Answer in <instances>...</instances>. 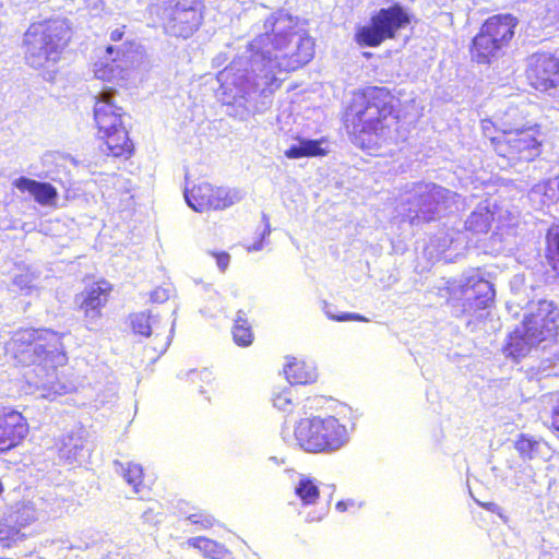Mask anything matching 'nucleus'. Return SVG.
I'll return each mask as SVG.
<instances>
[{
	"label": "nucleus",
	"instance_id": "a18cd8bd",
	"mask_svg": "<svg viewBox=\"0 0 559 559\" xmlns=\"http://www.w3.org/2000/svg\"><path fill=\"white\" fill-rule=\"evenodd\" d=\"M481 130L486 138H488L491 141L492 136H496V128L491 120H483L481 121ZM499 136V134H497Z\"/></svg>",
	"mask_w": 559,
	"mask_h": 559
},
{
	"label": "nucleus",
	"instance_id": "6e6552de",
	"mask_svg": "<svg viewBox=\"0 0 559 559\" xmlns=\"http://www.w3.org/2000/svg\"><path fill=\"white\" fill-rule=\"evenodd\" d=\"M440 297L447 299L455 317L469 316L477 310L489 308L495 299V289L489 281L478 273L448 281L439 289Z\"/></svg>",
	"mask_w": 559,
	"mask_h": 559
},
{
	"label": "nucleus",
	"instance_id": "58836bf2",
	"mask_svg": "<svg viewBox=\"0 0 559 559\" xmlns=\"http://www.w3.org/2000/svg\"><path fill=\"white\" fill-rule=\"evenodd\" d=\"M192 524H198L202 528H207L213 525L214 519L205 513H194L187 518Z\"/></svg>",
	"mask_w": 559,
	"mask_h": 559
},
{
	"label": "nucleus",
	"instance_id": "6ab92c4d",
	"mask_svg": "<svg viewBox=\"0 0 559 559\" xmlns=\"http://www.w3.org/2000/svg\"><path fill=\"white\" fill-rule=\"evenodd\" d=\"M523 322L546 340L559 328V309L552 301L539 300L536 309L525 316Z\"/></svg>",
	"mask_w": 559,
	"mask_h": 559
},
{
	"label": "nucleus",
	"instance_id": "3c124183",
	"mask_svg": "<svg viewBox=\"0 0 559 559\" xmlns=\"http://www.w3.org/2000/svg\"><path fill=\"white\" fill-rule=\"evenodd\" d=\"M270 460H272L273 462H275L276 464H280V462L277 461V459L275 456H271Z\"/></svg>",
	"mask_w": 559,
	"mask_h": 559
},
{
	"label": "nucleus",
	"instance_id": "72a5a7b5",
	"mask_svg": "<svg viewBox=\"0 0 559 559\" xmlns=\"http://www.w3.org/2000/svg\"><path fill=\"white\" fill-rule=\"evenodd\" d=\"M24 534L21 533V527L14 521V518L5 519L0 522V542L4 543V546H10L11 543L22 540Z\"/></svg>",
	"mask_w": 559,
	"mask_h": 559
},
{
	"label": "nucleus",
	"instance_id": "ddd939ff",
	"mask_svg": "<svg viewBox=\"0 0 559 559\" xmlns=\"http://www.w3.org/2000/svg\"><path fill=\"white\" fill-rule=\"evenodd\" d=\"M526 75L537 91L555 95L559 90V59L548 52H537L530 57Z\"/></svg>",
	"mask_w": 559,
	"mask_h": 559
},
{
	"label": "nucleus",
	"instance_id": "c85d7f7f",
	"mask_svg": "<svg viewBox=\"0 0 559 559\" xmlns=\"http://www.w3.org/2000/svg\"><path fill=\"white\" fill-rule=\"evenodd\" d=\"M115 472L122 476V478L133 487L134 492H142V477L143 469L142 466L132 462L122 463L119 461L114 462Z\"/></svg>",
	"mask_w": 559,
	"mask_h": 559
},
{
	"label": "nucleus",
	"instance_id": "603ef678",
	"mask_svg": "<svg viewBox=\"0 0 559 559\" xmlns=\"http://www.w3.org/2000/svg\"><path fill=\"white\" fill-rule=\"evenodd\" d=\"M2 491H3V485H2V483L0 481V493H2Z\"/></svg>",
	"mask_w": 559,
	"mask_h": 559
},
{
	"label": "nucleus",
	"instance_id": "49530a36",
	"mask_svg": "<svg viewBox=\"0 0 559 559\" xmlns=\"http://www.w3.org/2000/svg\"><path fill=\"white\" fill-rule=\"evenodd\" d=\"M354 506H355L354 500H342L336 503L335 508L338 512H345L348 510L349 507H354Z\"/></svg>",
	"mask_w": 559,
	"mask_h": 559
},
{
	"label": "nucleus",
	"instance_id": "f704fd0d",
	"mask_svg": "<svg viewBox=\"0 0 559 559\" xmlns=\"http://www.w3.org/2000/svg\"><path fill=\"white\" fill-rule=\"evenodd\" d=\"M546 255L554 264V267L559 266V223L549 227L546 235Z\"/></svg>",
	"mask_w": 559,
	"mask_h": 559
},
{
	"label": "nucleus",
	"instance_id": "473e14b6",
	"mask_svg": "<svg viewBox=\"0 0 559 559\" xmlns=\"http://www.w3.org/2000/svg\"><path fill=\"white\" fill-rule=\"evenodd\" d=\"M295 493L304 506H310L317 502L319 498V488L313 479L302 476L295 486Z\"/></svg>",
	"mask_w": 559,
	"mask_h": 559
},
{
	"label": "nucleus",
	"instance_id": "c9c22d12",
	"mask_svg": "<svg viewBox=\"0 0 559 559\" xmlns=\"http://www.w3.org/2000/svg\"><path fill=\"white\" fill-rule=\"evenodd\" d=\"M38 519V513L32 503H25L16 511L14 521L22 528Z\"/></svg>",
	"mask_w": 559,
	"mask_h": 559
},
{
	"label": "nucleus",
	"instance_id": "4c0bfd02",
	"mask_svg": "<svg viewBox=\"0 0 559 559\" xmlns=\"http://www.w3.org/2000/svg\"><path fill=\"white\" fill-rule=\"evenodd\" d=\"M324 313L326 317L334 321H361L366 322L368 321L365 317H362L359 313H352V312H343L342 314H335L331 311V306L328 304H324Z\"/></svg>",
	"mask_w": 559,
	"mask_h": 559
},
{
	"label": "nucleus",
	"instance_id": "f03ea898",
	"mask_svg": "<svg viewBox=\"0 0 559 559\" xmlns=\"http://www.w3.org/2000/svg\"><path fill=\"white\" fill-rule=\"evenodd\" d=\"M8 350L16 362L36 365L33 384L40 397L53 400L74 390L72 383L61 381L57 371L68 359L58 333L46 329L19 330L8 343Z\"/></svg>",
	"mask_w": 559,
	"mask_h": 559
},
{
	"label": "nucleus",
	"instance_id": "aec40b11",
	"mask_svg": "<svg viewBox=\"0 0 559 559\" xmlns=\"http://www.w3.org/2000/svg\"><path fill=\"white\" fill-rule=\"evenodd\" d=\"M59 459L64 463L83 462L90 454L86 439L82 432H72L63 436L57 443Z\"/></svg>",
	"mask_w": 559,
	"mask_h": 559
},
{
	"label": "nucleus",
	"instance_id": "423d86ee",
	"mask_svg": "<svg viewBox=\"0 0 559 559\" xmlns=\"http://www.w3.org/2000/svg\"><path fill=\"white\" fill-rule=\"evenodd\" d=\"M282 438L286 443L298 445L307 452H332L347 443L348 433L334 417H313L301 419L293 437L283 429Z\"/></svg>",
	"mask_w": 559,
	"mask_h": 559
},
{
	"label": "nucleus",
	"instance_id": "a19ab883",
	"mask_svg": "<svg viewBox=\"0 0 559 559\" xmlns=\"http://www.w3.org/2000/svg\"><path fill=\"white\" fill-rule=\"evenodd\" d=\"M262 219H263L265 226H264V229H263V231L261 234V239L259 241L254 242L253 245L249 246L248 247V251H260V250H262V248H263V239L266 236H269L270 233H271L270 224H269V217L265 214H263Z\"/></svg>",
	"mask_w": 559,
	"mask_h": 559
},
{
	"label": "nucleus",
	"instance_id": "f8f14e48",
	"mask_svg": "<svg viewBox=\"0 0 559 559\" xmlns=\"http://www.w3.org/2000/svg\"><path fill=\"white\" fill-rule=\"evenodd\" d=\"M185 199L187 204L195 212L207 210H225L243 199V193L238 189L213 187L203 182L186 190Z\"/></svg>",
	"mask_w": 559,
	"mask_h": 559
},
{
	"label": "nucleus",
	"instance_id": "de8ad7c7",
	"mask_svg": "<svg viewBox=\"0 0 559 559\" xmlns=\"http://www.w3.org/2000/svg\"><path fill=\"white\" fill-rule=\"evenodd\" d=\"M551 426L555 430L559 431V407L552 412Z\"/></svg>",
	"mask_w": 559,
	"mask_h": 559
},
{
	"label": "nucleus",
	"instance_id": "bb28decb",
	"mask_svg": "<svg viewBox=\"0 0 559 559\" xmlns=\"http://www.w3.org/2000/svg\"><path fill=\"white\" fill-rule=\"evenodd\" d=\"M325 151L321 147L318 140L300 139L297 143L292 144L285 152V156L290 159H297L309 156L324 155Z\"/></svg>",
	"mask_w": 559,
	"mask_h": 559
},
{
	"label": "nucleus",
	"instance_id": "4be33fe9",
	"mask_svg": "<svg viewBox=\"0 0 559 559\" xmlns=\"http://www.w3.org/2000/svg\"><path fill=\"white\" fill-rule=\"evenodd\" d=\"M518 25V19L512 14H497L489 17L484 24L485 33H489L496 41H499L504 48L514 36V28Z\"/></svg>",
	"mask_w": 559,
	"mask_h": 559
},
{
	"label": "nucleus",
	"instance_id": "a211bd4d",
	"mask_svg": "<svg viewBox=\"0 0 559 559\" xmlns=\"http://www.w3.org/2000/svg\"><path fill=\"white\" fill-rule=\"evenodd\" d=\"M468 246V239L464 231L451 229L436 234L429 242L430 253L444 259L447 262L454 261L462 255Z\"/></svg>",
	"mask_w": 559,
	"mask_h": 559
},
{
	"label": "nucleus",
	"instance_id": "2eb2a0df",
	"mask_svg": "<svg viewBox=\"0 0 559 559\" xmlns=\"http://www.w3.org/2000/svg\"><path fill=\"white\" fill-rule=\"evenodd\" d=\"M131 326L135 334L145 337L154 335L153 349L158 353V355H162L171 343L175 331V320L167 331L165 325H160V320L157 316L152 314L150 311H142L131 316Z\"/></svg>",
	"mask_w": 559,
	"mask_h": 559
},
{
	"label": "nucleus",
	"instance_id": "8fccbe9b",
	"mask_svg": "<svg viewBox=\"0 0 559 559\" xmlns=\"http://www.w3.org/2000/svg\"><path fill=\"white\" fill-rule=\"evenodd\" d=\"M324 514H320L318 516H314V515H311V513H309L306 518V521L307 522H314V521H320L322 518H323Z\"/></svg>",
	"mask_w": 559,
	"mask_h": 559
},
{
	"label": "nucleus",
	"instance_id": "f3484780",
	"mask_svg": "<svg viewBox=\"0 0 559 559\" xmlns=\"http://www.w3.org/2000/svg\"><path fill=\"white\" fill-rule=\"evenodd\" d=\"M109 289L106 282L95 283L76 296V302L84 311L90 330L94 329L102 317V309L108 300Z\"/></svg>",
	"mask_w": 559,
	"mask_h": 559
},
{
	"label": "nucleus",
	"instance_id": "f257e3e1",
	"mask_svg": "<svg viewBox=\"0 0 559 559\" xmlns=\"http://www.w3.org/2000/svg\"><path fill=\"white\" fill-rule=\"evenodd\" d=\"M263 28L264 33L251 40H237L212 60L213 67L219 68L233 55L229 64L217 73V81L228 115L239 120L267 111L285 80L283 74L307 64L314 55L312 38L298 28L292 15L276 12Z\"/></svg>",
	"mask_w": 559,
	"mask_h": 559
},
{
	"label": "nucleus",
	"instance_id": "a878e982",
	"mask_svg": "<svg viewBox=\"0 0 559 559\" xmlns=\"http://www.w3.org/2000/svg\"><path fill=\"white\" fill-rule=\"evenodd\" d=\"M493 214L487 205H478L465 221V228L474 234L487 233L490 228Z\"/></svg>",
	"mask_w": 559,
	"mask_h": 559
},
{
	"label": "nucleus",
	"instance_id": "20e7f679",
	"mask_svg": "<svg viewBox=\"0 0 559 559\" xmlns=\"http://www.w3.org/2000/svg\"><path fill=\"white\" fill-rule=\"evenodd\" d=\"M70 37V26L63 19L31 24L23 38L26 63L34 69L55 64L60 60Z\"/></svg>",
	"mask_w": 559,
	"mask_h": 559
},
{
	"label": "nucleus",
	"instance_id": "37998d69",
	"mask_svg": "<svg viewBox=\"0 0 559 559\" xmlns=\"http://www.w3.org/2000/svg\"><path fill=\"white\" fill-rule=\"evenodd\" d=\"M218 269L224 272L229 265L230 255L227 252H213Z\"/></svg>",
	"mask_w": 559,
	"mask_h": 559
},
{
	"label": "nucleus",
	"instance_id": "393cba45",
	"mask_svg": "<svg viewBox=\"0 0 559 559\" xmlns=\"http://www.w3.org/2000/svg\"><path fill=\"white\" fill-rule=\"evenodd\" d=\"M514 448L524 461L547 459L550 455V448L545 441L528 435H520Z\"/></svg>",
	"mask_w": 559,
	"mask_h": 559
},
{
	"label": "nucleus",
	"instance_id": "b1692460",
	"mask_svg": "<svg viewBox=\"0 0 559 559\" xmlns=\"http://www.w3.org/2000/svg\"><path fill=\"white\" fill-rule=\"evenodd\" d=\"M506 48L496 41L489 33L480 32L473 39L472 56L478 63H490L492 59L498 58Z\"/></svg>",
	"mask_w": 559,
	"mask_h": 559
},
{
	"label": "nucleus",
	"instance_id": "79ce46f5",
	"mask_svg": "<svg viewBox=\"0 0 559 559\" xmlns=\"http://www.w3.org/2000/svg\"><path fill=\"white\" fill-rule=\"evenodd\" d=\"M169 298V289L165 287H157L151 293V300L153 302H165Z\"/></svg>",
	"mask_w": 559,
	"mask_h": 559
},
{
	"label": "nucleus",
	"instance_id": "c03bdc74",
	"mask_svg": "<svg viewBox=\"0 0 559 559\" xmlns=\"http://www.w3.org/2000/svg\"><path fill=\"white\" fill-rule=\"evenodd\" d=\"M86 9L93 15H97L104 8L103 0H84Z\"/></svg>",
	"mask_w": 559,
	"mask_h": 559
},
{
	"label": "nucleus",
	"instance_id": "2f4dec72",
	"mask_svg": "<svg viewBox=\"0 0 559 559\" xmlns=\"http://www.w3.org/2000/svg\"><path fill=\"white\" fill-rule=\"evenodd\" d=\"M39 274L29 266L20 269L13 277L12 284L17 290L25 295L32 294L37 288Z\"/></svg>",
	"mask_w": 559,
	"mask_h": 559
},
{
	"label": "nucleus",
	"instance_id": "5701e85b",
	"mask_svg": "<svg viewBox=\"0 0 559 559\" xmlns=\"http://www.w3.org/2000/svg\"><path fill=\"white\" fill-rule=\"evenodd\" d=\"M13 185L21 192H29L40 205H51L58 199L57 189L48 182L20 177Z\"/></svg>",
	"mask_w": 559,
	"mask_h": 559
},
{
	"label": "nucleus",
	"instance_id": "1a4fd4ad",
	"mask_svg": "<svg viewBox=\"0 0 559 559\" xmlns=\"http://www.w3.org/2000/svg\"><path fill=\"white\" fill-rule=\"evenodd\" d=\"M204 10L203 0H153L152 3V13L158 16L164 32L183 39L200 28Z\"/></svg>",
	"mask_w": 559,
	"mask_h": 559
},
{
	"label": "nucleus",
	"instance_id": "cd10ccee",
	"mask_svg": "<svg viewBox=\"0 0 559 559\" xmlns=\"http://www.w3.org/2000/svg\"><path fill=\"white\" fill-rule=\"evenodd\" d=\"M285 374L290 385L306 384L316 380L313 369L307 366L304 361H293L285 367Z\"/></svg>",
	"mask_w": 559,
	"mask_h": 559
},
{
	"label": "nucleus",
	"instance_id": "39448f33",
	"mask_svg": "<svg viewBox=\"0 0 559 559\" xmlns=\"http://www.w3.org/2000/svg\"><path fill=\"white\" fill-rule=\"evenodd\" d=\"M123 116L124 110L118 104L117 92L112 88L103 90L95 100L94 120L100 138L105 140L102 151L115 157H128L132 152Z\"/></svg>",
	"mask_w": 559,
	"mask_h": 559
},
{
	"label": "nucleus",
	"instance_id": "412c9836",
	"mask_svg": "<svg viewBox=\"0 0 559 559\" xmlns=\"http://www.w3.org/2000/svg\"><path fill=\"white\" fill-rule=\"evenodd\" d=\"M544 341L538 332L530 330V328L523 322L522 326L516 328L509 337L507 346L508 355L520 358L524 357L532 347Z\"/></svg>",
	"mask_w": 559,
	"mask_h": 559
},
{
	"label": "nucleus",
	"instance_id": "7ed1b4c3",
	"mask_svg": "<svg viewBox=\"0 0 559 559\" xmlns=\"http://www.w3.org/2000/svg\"><path fill=\"white\" fill-rule=\"evenodd\" d=\"M394 97L384 87L370 86L353 96L346 111V121L354 132L381 138L395 122Z\"/></svg>",
	"mask_w": 559,
	"mask_h": 559
},
{
	"label": "nucleus",
	"instance_id": "dca6fc26",
	"mask_svg": "<svg viewBox=\"0 0 559 559\" xmlns=\"http://www.w3.org/2000/svg\"><path fill=\"white\" fill-rule=\"evenodd\" d=\"M28 425L21 413L0 409V452H7L21 443L27 436Z\"/></svg>",
	"mask_w": 559,
	"mask_h": 559
},
{
	"label": "nucleus",
	"instance_id": "9d476101",
	"mask_svg": "<svg viewBox=\"0 0 559 559\" xmlns=\"http://www.w3.org/2000/svg\"><path fill=\"white\" fill-rule=\"evenodd\" d=\"M408 13L399 4L383 8L371 17L369 25L358 28L356 41L364 47H377L384 39L393 38L397 31L409 24Z\"/></svg>",
	"mask_w": 559,
	"mask_h": 559
},
{
	"label": "nucleus",
	"instance_id": "e433bc0d",
	"mask_svg": "<svg viewBox=\"0 0 559 559\" xmlns=\"http://www.w3.org/2000/svg\"><path fill=\"white\" fill-rule=\"evenodd\" d=\"M293 390L285 388L282 391L273 394V405L282 412H290L293 408Z\"/></svg>",
	"mask_w": 559,
	"mask_h": 559
},
{
	"label": "nucleus",
	"instance_id": "9b49d317",
	"mask_svg": "<svg viewBox=\"0 0 559 559\" xmlns=\"http://www.w3.org/2000/svg\"><path fill=\"white\" fill-rule=\"evenodd\" d=\"M491 146L508 165L531 162L540 154V142L531 130L503 131L491 138Z\"/></svg>",
	"mask_w": 559,
	"mask_h": 559
},
{
	"label": "nucleus",
	"instance_id": "ea45409f",
	"mask_svg": "<svg viewBox=\"0 0 559 559\" xmlns=\"http://www.w3.org/2000/svg\"><path fill=\"white\" fill-rule=\"evenodd\" d=\"M211 371H209L207 369H203V370H189L187 371L185 374H182V372L179 373V378L183 379L185 377L188 378V379H191V381H195V378H200L202 381H210L211 380Z\"/></svg>",
	"mask_w": 559,
	"mask_h": 559
},
{
	"label": "nucleus",
	"instance_id": "0eeeda50",
	"mask_svg": "<svg viewBox=\"0 0 559 559\" xmlns=\"http://www.w3.org/2000/svg\"><path fill=\"white\" fill-rule=\"evenodd\" d=\"M459 195L431 182H419L403 197L400 214L412 225L437 219L452 207Z\"/></svg>",
	"mask_w": 559,
	"mask_h": 559
},
{
	"label": "nucleus",
	"instance_id": "7c9ffc66",
	"mask_svg": "<svg viewBox=\"0 0 559 559\" xmlns=\"http://www.w3.org/2000/svg\"><path fill=\"white\" fill-rule=\"evenodd\" d=\"M233 337L237 345L239 346H248L252 343V332L251 326L247 319V313L242 310H239L236 314L234 328H233Z\"/></svg>",
	"mask_w": 559,
	"mask_h": 559
},
{
	"label": "nucleus",
	"instance_id": "c756f323",
	"mask_svg": "<svg viewBox=\"0 0 559 559\" xmlns=\"http://www.w3.org/2000/svg\"><path fill=\"white\" fill-rule=\"evenodd\" d=\"M191 547L198 548L206 558L225 559L228 551L216 542L205 537H192L187 542Z\"/></svg>",
	"mask_w": 559,
	"mask_h": 559
},
{
	"label": "nucleus",
	"instance_id": "09e8293b",
	"mask_svg": "<svg viewBox=\"0 0 559 559\" xmlns=\"http://www.w3.org/2000/svg\"><path fill=\"white\" fill-rule=\"evenodd\" d=\"M123 34H124L123 29H121V28H116V29H114V31L110 33V39H111L112 41H119V40H121V39H122Z\"/></svg>",
	"mask_w": 559,
	"mask_h": 559
},
{
	"label": "nucleus",
	"instance_id": "4468645a",
	"mask_svg": "<svg viewBox=\"0 0 559 559\" xmlns=\"http://www.w3.org/2000/svg\"><path fill=\"white\" fill-rule=\"evenodd\" d=\"M129 47H132V45L108 46L105 55L94 66L95 76L108 82L124 81L134 62Z\"/></svg>",
	"mask_w": 559,
	"mask_h": 559
}]
</instances>
